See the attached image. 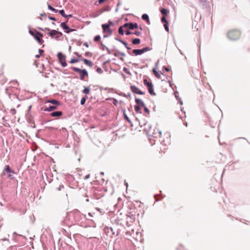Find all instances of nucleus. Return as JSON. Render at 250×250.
<instances>
[{
	"label": "nucleus",
	"instance_id": "29",
	"mask_svg": "<svg viewBox=\"0 0 250 250\" xmlns=\"http://www.w3.org/2000/svg\"><path fill=\"white\" fill-rule=\"evenodd\" d=\"M60 14L64 18L67 17V15H66L64 13V11L63 9L59 10Z\"/></svg>",
	"mask_w": 250,
	"mask_h": 250
},
{
	"label": "nucleus",
	"instance_id": "49",
	"mask_svg": "<svg viewBox=\"0 0 250 250\" xmlns=\"http://www.w3.org/2000/svg\"><path fill=\"white\" fill-rule=\"evenodd\" d=\"M48 18L51 21H55L56 20V19L55 18H54V17H49Z\"/></svg>",
	"mask_w": 250,
	"mask_h": 250
},
{
	"label": "nucleus",
	"instance_id": "52",
	"mask_svg": "<svg viewBox=\"0 0 250 250\" xmlns=\"http://www.w3.org/2000/svg\"><path fill=\"white\" fill-rule=\"evenodd\" d=\"M39 54H40V55H41V54H42V53L43 52V50H42V49H40L39 50Z\"/></svg>",
	"mask_w": 250,
	"mask_h": 250
},
{
	"label": "nucleus",
	"instance_id": "34",
	"mask_svg": "<svg viewBox=\"0 0 250 250\" xmlns=\"http://www.w3.org/2000/svg\"><path fill=\"white\" fill-rule=\"evenodd\" d=\"M132 34H134L137 36H140L141 35V32L139 31H136L134 32H132Z\"/></svg>",
	"mask_w": 250,
	"mask_h": 250
},
{
	"label": "nucleus",
	"instance_id": "4",
	"mask_svg": "<svg viewBox=\"0 0 250 250\" xmlns=\"http://www.w3.org/2000/svg\"><path fill=\"white\" fill-rule=\"evenodd\" d=\"M151 48L149 47H146L143 49H134L132 51V54L136 55H141L145 52L151 50Z\"/></svg>",
	"mask_w": 250,
	"mask_h": 250
},
{
	"label": "nucleus",
	"instance_id": "36",
	"mask_svg": "<svg viewBox=\"0 0 250 250\" xmlns=\"http://www.w3.org/2000/svg\"><path fill=\"white\" fill-rule=\"evenodd\" d=\"M101 39V36L100 35H97L94 38V41L95 42H98Z\"/></svg>",
	"mask_w": 250,
	"mask_h": 250
},
{
	"label": "nucleus",
	"instance_id": "41",
	"mask_svg": "<svg viewBox=\"0 0 250 250\" xmlns=\"http://www.w3.org/2000/svg\"><path fill=\"white\" fill-rule=\"evenodd\" d=\"M144 107V110L147 113V114H149L150 111H149V110L148 109V108L147 107H146V105H145V106H143Z\"/></svg>",
	"mask_w": 250,
	"mask_h": 250
},
{
	"label": "nucleus",
	"instance_id": "17",
	"mask_svg": "<svg viewBox=\"0 0 250 250\" xmlns=\"http://www.w3.org/2000/svg\"><path fill=\"white\" fill-rule=\"evenodd\" d=\"M142 18L143 20L146 21L148 24H150L149 17L147 14H144L142 15Z\"/></svg>",
	"mask_w": 250,
	"mask_h": 250
},
{
	"label": "nucleus",
	"instance_id": "48",
	"mask_svg": "<svg viewBox=\"0 0 250 250\" xmlns=\"http://www.w3.org/2000/svg\"><path fill=\"white\" fill-rule=\"evenodd\" d=\"M100 89L101 90H107V89H108V88H107V87H102V86H100Z\"/></svg>",
	"mask_w": 250,
	"mask_h": 250
},
{
	"label": "nucleus",
	"instance_id": "59",
	"mask_svg": "<svg viewBox=\"0 0 250 250\" xmlns=\"http://www.w3.org/2000/svg\"><path fill=\"white\" fill-rule=\"evenodd\" d=\"M125 118L127 121H129L128 117H127L126 115H125Z\"/></svg>",
	"mask_w": 250,
	"mask_h": 250
},
{
	"label": "nucleus",
	"instance_id": "33",
	"mask_svg": "<svg viewBox=\"0 0 250 250\" xmlns=\"http://www.w3.org/2000/svg\"><path fill=\"white\" fill-rule=\"evenodd\" d=\"M120 42L125 45V47L128 49V50H130L131 49V48L129 47L127 45V44L124 41H120Z\"/></svg>",
	"mask_w": 250,
	"mask_h": 250
},
{
	"label": "nucleus",
	"instance_id": "39",
	"mask_svg": "<svg viewBox=\"0 0 250 250\" xmlns=\"http://www.w3.org/2000/svg\"><path fill=\"white\" fill-rule=\"evenodd\" d=\"M161 21L163 22H165L166 24H168L166 18L165 17H163L161 19Z\"/></svg>",
	"mask_w": 250,
	"mask_h": 250
},
{
	"label": "nucleus",
	"instance_id": "25",
	"mask_svg": "<svg viewBox=\"0 0 250 250\" xmlns=\"http://www.w3.org/2000/svg\"><path fill=\"white\" fill-rule=\"evenodd\" d=\"M90 91V89L89 87H84V89L83 90V93L85 94H88L89 93Z\"/></svg>",
	"mask_w": 250,
	"mask_h": 250
},
{
	"label": "nucleus",
	"instance_id": "43",
	"mask_svg": "<svg viewBox=\"0 0 250 250\" xmlns=\"http://www.w3.org/2000/svg\"><path fill=\"white\" fill-rule=\"evenodd\" d=\"M97 72L98 73H102L103 70H102V68H98L97 69Z\"/></svg>",
	"mask_w": 250,
	"mask_h": 250
},
{
	"label": "nucleus",
	"instance_id": "38",
	"mask_svg": "<svg viewBox=\"0 0 250 250\" xmlns=\"http://www.w3.org/2000/svg\"><path fill=\"white\" fill-rule=\"evenodd\" d=\"M108 62V61H107L106 62H105L103 64V67L105 69V70L106 71H108V69L106 67V66H105L106 64Z\"/></svg>",
	"mask_w": 250,
	"mask_h": 250
},
{
	"label": "nucleus",
	"instance_id": "32",
	"mask_svg": "<svg viewBox=\"0 0 250 250\" xmlns=\"http://www.w3.org/2000/svg\"><path fill=\"white\" fill-rule=\"evenodd\" d=\"M72 70L75 71V72H78L79 73H80L82 69H81L80 68H77V67H72Z\"/></svg>",
	"mask_w": 250,
	"mask_h": 250
},
{
	"label": "nucleus",
	"instance_id": "61",
	"mask_svg": "<svg viewBox=\"0 0 250 250\" xmlns=\"http://www.w3.org/2000/svg\"><path fill=\"white\" fill-rule=\"evenodd\" d=\"M200 2L203 3L205 2V0H199Z\"/></svg>",
	"mask_w": 250,
	"mask_h": 250
},
{
	"label": "nucleus",
	"instance_id": "16",
	"mask_svg": "<svg viewBox=\"0 0 250 250\" xmlns=\"http://www.w3.org/2000/svg\"><path fill=\"white\" fill-rule=\"evenodd\" d=\"M153 72L155 76L158 78H160L161 74L162 73L157 71L155 68H153Z\"/></svg>",
	"mask_w": 250,
	"mask_h": 250
},
{
	"label": "nucleus",
	"instance_id": "5",
	"mask_svg": "<svg viewBox=\"0 0 250 250\" xmlns=\"http://www.w3.org/2000/svg\"><path fill=\"white\" fill-rule=\"evenodd\" d=\"M122 245V243L121 239H116L113 244V250H121Z\"/></svg>",
	"mask_w": 250,
	"mask_h": 250
},
{
	"label": "nucleus",
	"instance_id": "56",
	"mask_svg": "<svg viewBox=\"0 0 250 250\" xmlns=\"http://www.w3.org/2000/svg\"><path fill=\"white\" fill-rule=\"evenodd\" d=\"M84 45L85 46H86L87 47H88V43H87V42H85V43H84Z\"/></svg>",
	"mask_w": 250,
	"mask_h": 250
},
{
	"label": "nucleus",
	"instance_id": "7",
	"mask_svg": "<svg viewBox=\"0 0 250 250\" xmlns=\"http://www.w3.org/2000/svg\"><path fill=\"white\" fill-rule=\"evenodd\" d=\"M130 89L132 92L134 93L140 94V95H144L145 92L140 90L137 86L135 85H131Z\"/></svg>",
	"mask_w": 250,
	"mask_h": 250
},
{
	"label": "nucleus",
	"instance_id": "19",
	"mask_svg": "<svg viewBox=\"0 0 250 250\" xmlns=\"http://www.w3.org/2000/svg\"><path fill=\"white\" fill-rule=\"evenodd\" d=\"M148 90L149 94L152 96H155L156 95L153 89V84L149 87H148Z\"/></svg>",
	"mask_w": 250,
	"mask_h": 250
},
{
	"label": "nucleus",
	"instance_id": "8",
	"mask_svg": "<svg viewBox=\"0 0 250 250\" xmlns=\"http://www.w3.org/2000/svg\"><path fill=\"white\" fill-rule=\"evenodd\" d=\"M80 79L81 80L84 79V76H88V72L85 69H82V71L79 73Z\"/></svg>",
	"mask_w": 250,
	"mask_h": 250
},
{
	"label": "nucleus",
	"instance_id": "2",
	"mask_svg": "<svg viewBox=\"0 0 250 250\" xmlns=\"http://www.w3.org/2000/svg\"><path fill=\"white\" fill-rule=\"evenodd\" d=\"M111 212H110V222L113 223V226L118 227L123 226L124 225L125 221L123 219H119L118 217H116L114 216H111Z\"/></svg>",
	"mask_w": 250,
	"mask_h": 250
},
{
	"label": "nucleus",
	"instance_id": "63",
	"mask_svg": "<svg viewBox=\"0 0 250 250\" xmlns=\"http://www.w3.org/2000/svg\"><path fill=\"white\" fill-rule=\"evenodd\" d=\"M108 37V35H104V37H103V38L104 39H105V38H107Z\"/></svg>",
	"mask_w": 250,
	"mask_h": 250
},
{
	"label": "nucleus",
	"instance_id": "3",
	"mask_svg": "<svg viewBox=\"0 0 250 250\" xmlns=\"http://www.w3.org/2000/svg\"><path fill=\"white\" fill-rule=\"evenodd\" d=\"M29 33L32 35L35 39L40 43L42 44L43 42V41L39 37H42L43 35L41 33L37 32L36 30L35 31V32L32 30H29Z\"/></svg>",
	"mask_w": 250,
	"mask_h": 250
},
{
	"label": "nucleus",
	"instance_id": "1",
	"mask_svg": "<svg viewBox=\"0 0 250 250\" xmlns=\"http://www.w3.org/2000/svg\"><path fill=\"white\" fill-rule=\"evenodd\" d=\"M241 33L238 30H230L228 33V38L231 40H236L239 38Z\"/></svg>",
	"mask_w": 250,
	"mask_h": 250
},
{
	"label": "nucleus",
	"instance_id": "60",
	"mask_svg": "<svg viewBox=\"0 0 250 250\" xmlns=\"http://www.w3.org/2000/svg\"><path fill=\"white\" fill-rule=\"evenodd\" d=\"M44 30V31L47 30V31H49L50 30V29L48 28H45V29Z\"/></svg>",
	"mask_w": 250,
	"mask_h": 250
},
{
	"label": "nucleus",
	"instance_id": "44",
	"mask_svg": "<svg viewBox=\"0 0 250 250\" xmlns=\"http://www.w3.org/2000/svg\"><path fill=\"white\" fill-rule=\"evenodd\" d=\"M165 29L167 31H168V24H165L164 25Z\"/></svg>",
	"mask_w": 250,
	"mask_h": 250
},
{
	"label": "nucleus",
	"instance_id": "12",
	"mask_svg": "<svg viewBox=\"0 0 250 250\" xmlns=\"http://www.w3.org/2000/svg\"><path fill=\"white\" fill-rule=\"evenodd\" d=\"M135 103L136 104V105H139V106H140L142 107L145 106V104L144 102L141 99L136 98H135Z\"/></svg>",
	"mask_w": 250,
	"mask_h": 250
},
{
	"label": "nucleus",
	"instance_id": "10",
	"mask_svg": "<svg viewBox=\"0 0 250 250\" xmlns=\"http://www.w3.org/2000/svg\"><path fill=\"white\" fill-rule=\"evenodd\" d=\"M48 34L51 37H53V36L56 35L57 34H59L60 36H62V32H59L56 30H50Z\"/></svg>",
	"mask_w": 250,
	"mask_h": 250
},
{
	"label": "nucleus",
	"instance_id": "9",
	"mask_svg": "<svg viewBox=\"0 0 250 250\" xmlns=\"http://www.w3.org/2000/svg\"><path fill=\"white\" fill-rule=\"evenodd\" d=\"M3 172L4 174H6V173L16 174L14 170L10 168L9 165L5 166V168L3 170Z\"/></svg>",
	"mask_w": 250,
	"mask_h": 250
},
{
	"label": "nucleus",
	"instance_id": "46",
	"mask_svg": "<svg viewBox=\"0 0 250 250\" xmlns=\"http://www.w3.org/2000/svg\"><path fill=\"white\" fill-rule=\"evenodd\" d=\"M119 230H120V229L118 228L117 229V230H116V232H115V231L113 232V234H114L115 233H116V235H118L119 232Z\"/></svg>",
	"mask_w": 250,
	"mask_h": 250
},
{
	"label": "nucleus",
	"instance_id": "18",
	"mask_svg": "<svg viewBox=\"0 0 250 250\" xmlns=\"http://www.w3.org/2000/svg\"><path fill=\"white\" fill-rule=\"evenodd\" d=\"M83 62L86 65H89L90 67H92L93 64V63L90 62L89 60L86 59H83Z\"/></svg>",
	"mask_w": 250,
	"mask_h": 250
},
{
	"label": "nucleus",
	"instance_id": "54",
	"mask_svg": "<svg viewBox=\"0 0 250 250\" xmlns=\"http://www.w3.org/2000/svg\"><path fill=\"white\" fill-rule=\"evenodd\" d=\"M165 70H166L167 72H168V71H169V70H170L169 68H167V67H165Z\"/></svg>",
	"mask_w": 250,
	"mask_h": 250
},
{
	"label": "nucleus",
	"instance_id": "11",
	"mask_svg": "<svg viewBox=\"0 0 250 250\" xmlns=\"http://www.w3.org/2000/svg\"><path fill=\"white\" fill-rule=\"evenodd\" d=\"M57 57L60 62H62L63 60H65V56L63 55L61 52L58 53Z\"/></svg>",
	"mask_w": 250,
	"mask_h": 250
},
{
	"label": "nucleus",
	"instance_id": "6",
	"mask_svg": "<svg viewBox=\"0 0 250 250\" xmlns=\"http://www.w3.org/2000/svg\"><path fill=\"white\" fill-rule=\"evenodd\" d=\"M149 135H152L155 138L161 137L162 132L159 129L156 128L154 129V132H151L150 130L148 133Z\"/></svg>",
	"mask_w": 250,
	"mask_h": 250
},
{
	"label": "nucleus",
	"instance_id": "47",
	"mask_svg": "<svg viewBox=\"0 0 250 250\" xmlns=\"http://www.w3.org/2000/svg\"><path fill=\"white\" fill-rule=\"evenodd\" d=\"M132 34V32L128 31V30H126L125 31V34L127 35H130V34Z\"/></svg>",
	"mask_w": 250,
	"mask_h": 250
},
{
	"label": "nucleus",
	"instance_id": "21",
	"mask_svg": "<svg viewBox=\"0 0 250 250\" xmlns=\"http://www.w3.org/2000/svg\"><path fill=\"white\" fill-rule=\"evenodd\" d=\"M60 26L63 29L65 30V31L68 30L69 29V27L66 25L65 22H62Z\"/></svg>",
	"mask_w": 250,
	"mask_h": 250
},
{
	"label": "nucleus",
	"instance_id": "35",
	"mask_svg": "<svg viewBox=\"0 0 250 250\" xmlns=\"http://www.w3.org/2000/svg\"><path fill=\"white\" fill-rule=\"evenodd\" d=\"M74 31H76V29H71V28H70L69 27V29L68 30H65L64 31V32L66 33H69L71 32H73Z\"/></svg>",
	"mask_w": 250,
	"mask_h": 250
},
{
	"label": "nucleus",
	"instance_id": "42",
	"mask_svg": "<svg viewBox=\"0 0 250 250\" xmlns=\"http://www.w3.org/2000/svg\"><path fill=\"white\" fill-rule=\"evenodd\" d=\"M138 28V25L137 23H133V29Z\"/></svg>",
	"mask_w": 250,
	"mask_h": 250
},
{
	"label": "nucleus",
	"instance_id": "64",
	"mask_svg": "<svg viewBox=\"0 0 250 250\" xmlns=\"http://www.w3.org/2000/svg\"><path fill=\"white\" fill-rule=\"evenodd\" d=\"M59 37H60L59 36H57L55 37V38H56V39L57 40H59Z\"/></svg>",
	"mask_w": 250,
	"mask_h": 250
},
{
	"label": "nucleus",
	"instance_id": "30",
	"mask_svg": "<svg viewBox=\"0 0 250 250\" xmlns=\"http://www.w3.org/2000/svg\"><path fill=\"white\" fill-rule=\"evenodd\" d=\"M48 9L54 12V13H57V12H58V10L57 9H56L54 8H53V7H52L50 5H48Z\"/></svg>",
	"mask_w": 250,
	"mask_h": 250
},
{
	"label": "nucleus",
	"instance_id": "23",
	"mask_svg": "<svg viewBox=\"0 0 250 250\" xmlns=\"http://www.w3.org/2000/svg\"><path fill=\"white\" fill-rule=\"evenodd\" d=\"M143 82H144V84L145 85L147 86V87H149L150 86H151L152 85V83L150 82L147 81V80L146 79H144L143 81Z\"/></svg>",
	"mask_w": 250,
	"mask_h": 250
},
{
	"label": "nucleus",
	"instance_id": "58",
	"mask_svg": "<svg viewBox=\"0 0 250 250\" xmlns=\"http://www.w3.org/2000/svg\"><path fill=\"white\" fill-rule=\"evenodd\" d=\"M102 45H103L104 47L106 50H108V48L106 46H104L102 43Z\"/></svg>",
	"mask_w": 250,
	"mask_h": 250
},
{
	"label": "nucleus",
	"instance_id": "37",
	"mask_svg": "<svg viewBox=\"0 0 250 250\" xmlns=\"http://www.w3.org/2000/svg\"><path fill=\"white\" fill-rule=\"evenodd\" d=\"M86 99L85 98H82L81 100V104H83L86 102Z\"/></svg>",
	"mask_w": 250,
	"mask_h": 250
},
{
	"label": "nucleus",
	"instance_id": "26",
	"mask_svg": "<svg viewBox=\"0 0 250 250\" xmlns=\"http://www.w3.org/2000/svg\"><path fill=\"white\" fill-rule=\"evenodd\" d=\"M123 28H124V25L120 26L118 30V33L120 35H124V31L123 30Z\"/></svg>",
	"mask_w": 250,
	"mask_h": 250
},
{
	"label": "nucleus",
	"instance_id": "55",
	"mask_svg": "<svg viewBox=\"0 0 250 250\" xmlns=\"http://www.w3.org/2000/svg\"><path fill=\"white\" fill-rule=\"evenodd\" d=\"M88 216L90 217H93V215L91 213H89L88 214Z\"/></svg>",
	"mask_w": 250,
	"mask_h": 250
},
{
	"label": "nucleus",
	"instance_id": "27",
	"mask_svg": "<svg viewBox=\"0 0 250 250\" xmlns=\"http://www.w3.org/2000/svg\"><path fill=\"white\" fill-rule=\"evenodd\" d=\"M161 12L163 15L166 16L168 13V10L167 9L163 8L161 10Z\"/></svg>",
	"mask_w": 250,
	"mask_h": 250
},
{
	"label": "nucleus",
	"instance_id": "31",
	"mask_svg": "<svg viewBox=\"0 0 250 250\" xmlns=\"http://www.w3.org/2000/svg\"><path fill=\"white\" fill-rule=\"evenodd\" d=\"M79 61V60L78 59L72 58V59H71V60L69 62L70 63H74L78 62Z\"/></svg>",
	"mask_w": 250,
	"mask_h": 250
},
{
	"label": "nucleus",
	"instance_id": "20",
	"mask_svg": "<svg viewBox=\"0 0 250 250\" xmlns=\"http://www.w3.org/2000/svg\"><path fill=\"white\" fill-rule=\"evenodd\" d=\"M57 108V106L54 105H50L48 107L46 108V109H44V111H53Z\"/></svg>",
	"mask_w": 250,
	"mask_h": 250
},
{
	"label": "nucleus",
	"instance_id": "28",
	"mask_svg": "<svg viewBox=\"0 0 250 250\" xmlns=\"http://www.w3.org/2000/svg\"><path fill=\"white\" fill-rule=\"evenodd\" d=\"M47 102L53 104H60L59 102L55 100H48Z\"/></svg>",
	"mask_w": 250,
	"mask_h": 250
},
{
	"label": "nucleus",
	"instance_id": "50",
	"mask_svg": "<svg viewBox=\"0 0 250 250\" xmlns=\"http://www.w3.org/2000/svg\"><path fill=\"white\" fill-rule=\"evenodd\" d=\"M74 54L75 55H76V56H78L79 57H81V55H80V54H78V52H75L74 53Z\"/></svg>",
	"mask_w": 250,
	"mask_h": 250
},
{
	"label": "nucleus",
	"instance_id": "53",
	"mask_svg": "<svg viewBox=\"0 0 250 250\" xmlns=\"http://www.w3.org/2000/svg\"><path fill=\"white\" fill-rule=\"evenodd\" d=\"M105 0H98V4H101L103 3Z\"/></svg>",
	"mask_w": 250,
	"mask_h": 250
},
{
	"label": "nucleus",
	"instance_id": "24",
	"mask_svg": "<svg viewBox=\"0 0 250 250\" xmlns=\"http://www.w3.org/2000/svg\"><path fill=\"white\" fill-rule=\"evenodd\" d=\"M141 107H142V106L136 105L135 106V107H134V109H135V111L136 113H141V112L140 111Z\"/></svg>",
	"mask_w": 250,
	"mask_h": 250
},
{
	"label": "nucleus",
	"instance_id": "22",
	"mask_svg": "<svg viewBox=\"0 0 250 250\" xmlns=\"http://www.w3.org/2000/svg\"><path fill=\"white\" fill-rule=\"evenodd\" d=\"M141 42V40L139 38H135V39H134L132 41V44H134V45H136V44H139Z\"/></svg>",
	"mask_w": 250,
	"mask_h": 250
},
{
	"label": "nucleus",
	"instance_id": "62",
	"mask_svg": "<svg viewBox=\"0 0 250 250\" xmlns=\"http://www.w3.org/2000/svg\"><path fill=\"white\" fill-rule=\"evenodd\" d=\"M99 4H98V1H96V2H95V5H99Z\"/></svg>",
	"mask_w": 250,
	"mask_h": 250
},
{
	"label": "nucleus",
	"instance_id": "13",
	"mask_svg": "<svg viewBox=\"0 0 250 250\" xmlns=\"http://www.w3.org/2000/svg\"><path fill=\"white\" fill-rule=\"evenodd\" d=\"M124 28H127L129 30H133V23L127 22L124 24Z\"/></svg>",
	"mask_w": 250,
	"mask_h": 250
},
{
	"label": "nucleus",
	"instance_id": "15",
	"mask_svg": "<svg viewBox=\"0 0 250 250\" xmlns=\"http://www.w3.org/2000/svg\"><path fill=\"white\" fill-rule=\"evenodd\" d=\"M62 115V112L60 111L53 112L51 113V116L53 117H59Z\"/></svg>",
	"mask_w": 250,
	"mask_h": 250
},
{
	"label": "nucleus",
	"instance_id": "45",
	"mask_svg": "<svg viewBox=\"0 0 250 250\" xmlns=\"http://www.w3.org/2000/svg\"><path fill=\"white\" fill-rule=\"evenodd\" d=\"M7 177L9 179H14V177L11 174V173H9L7 175Z\"/></svg>",
	"mask_w": 250,
	"mask_h": 250
},
{
	"label": "nucleus",
	"instance_id": "51",
	"mask_svg": "<svg viewBox=\"0 0 250 250\" xmlns=\"http://www.w3.org/2000/svg\"><path fill=\"white\" fill-rule=\"evenodd\" d=\"M89 177H90V174H89L87 175L86 176H85L84 179L87 180V179H89Z\"/></svg>",
	"mask_w": 250,
	"mask_h": 250
},
{
	"label": "nucleus",
	"instance_id": "40",
	"mask_svg": "<svg viewBox=\"0 0 250 250\" xmlns=\"http://www.w3.org/2000/svg\"><path fill=\"white\" fill-rule=\"evenodd\" d=\"M63 67H65L67 65V63L65 62V60H63L62 62H60Z\"/></svg>",
	"mask_w": 250,
	"mask_h": 250
},
{
	"label": "nucleus",
	"instance_id": "57",
	"mask_svg": "<svg viewBox=\"0 0 250 250\" xmlns=\"http://www.w3.org/2000/svg\"><path fill=\"white\" fill-rule=\"evenodd\" d=\"M41 55H40V54H38V55H36L35 56V57H36V58H39V57H40V56H41Z\"/></svg>",
	"mask_w": 250,
	"mask_h": 250
},
{
	"label": "nucleus",
	"instance_id": "14",
	"mask_svg": "<svg viewBox=\"0 0 250 250\" xmlns=\"http://www.w3.org/2000/svg\"><path fill=\"white\" fill-rule=\"evenodd\" d=\"M102 27L103 29V31L104 32L106 31L109 32V21L107 24H104L102 25Z\"/></svg>",
	"mask_w": 250,
	"mask_h": 250
}]
</instances>
